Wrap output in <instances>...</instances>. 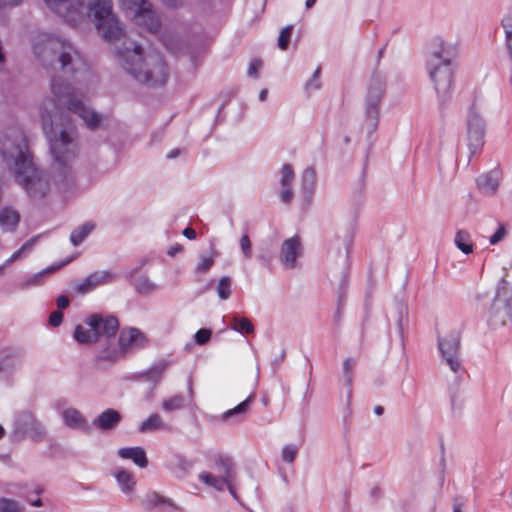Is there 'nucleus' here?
<instances>
[{"label": "nucleus", "mask_w": 512, "mask_h": 512, "mask_svg": "<svg viewBox=\"0 0 512 512\" xmlns=\"http://www.w3.org/2000/svg\"><path fill=\"white\" fill-rule=\"evenodd\" d=\"M51 91L54 98L43 100L40 118L53 158L55 178L64 183L73 177V165L78 154V135L72 119L63 109L77 114L90 129L99 125L101 116L84 104L70 83L53 79Z\"/></svg>", "instance_id": "nucleus-1"}, {"label": "nucleus", "mask_w": 512, "mask_h": 512, "mask_svg": "<svg viewBox=\"0 0 512 512\" xmlns=\"http://www.w3.org/2000/svg\"><path fill=\"white\" fill-rule=\"evenodd\" d=\"M0 171L3 175L14 173L17 183L33 198H42L50 190L48 176L34 166L20 131L0 137Z\"/></svg>", "instance_id": "nucleus-2"}, {"label": "nucleus", "mask_w": 512, "mask_h": 512, "mask_svg": "<svg viewBox=\"0 0 512 512\" xmlns=\"http://www.w3.org/2000/svg\"><path fill=\"white\" fill-rule=\"evenodd\" d=\"M48 8L71 25L86 17L92 18L102 37L108 42L119 41L124 36L121 23L113 12L111 0H44Z\"/></svg>", "instance_id": "nucleus-3"}, {"label": "nucleus", "mask_w": 512, "mask_h": 512, "mask_svg": "<svg viewBox=\"0 0 512 512\" xmlns=\"http://www.w3.org/2000/svg\"><path fill=\"white\" fill-rule=\"evenodd\" d=\"M31 43L35 58L45 69L60 71L72 78L89 70L82 54L69 41L41 33L35 35Z\"/></svg>", "instance_id": "nucleus-4"}, {"label": "nucleus", "mask_w": 512, "mask_h": 512, "mask_svg": "<svg viewBox=\"0 0 512 512\" xmlns=\"http://www.w3.org/2000/svg\"><path fill=\"white\" fill-rule=\"evenodd\" d=\"M119 65L140 83L151 86L163 85L167 80V68L158 53L143 54L142 48L132 41H125L117 47Z\"/></svg>", "instance_id": "nucleus-5"}, {"label": "nucleus", "mask_w": 512, "mask_h": 512, "mask_svg": "<svg viewBox=\"0 0 512 512\" xmlns=\"http://www.w3.org/2000/svg\"><path fill=\"white\" fill-rule=\"evenodd\" d=\"M456 56L457 47L439 37L434 38L429 44L426 65L440 97H446L451 91L454 74L452 62Z\"/></svg>", "instance_id": "nucleus-6"}, {"label": "nucleus", "mask_w": 512, "mask_h": 512, "mask_svg": "<svg viewBox=\"0 0 512 512\" xmlns=\"http://www.w3.org/2000/svg\"><path fill=\"white\" fill-rule=\"evenodd\" d=\"M488 321L494 327L507 325L512 321V288L502 279L488 311Z\"/></svg>", "instance_id": "nucleus-7"}, {"label": "nucleus", "mask_w": 512, "mask_h": 512, "mask_svg": "<svg viewBox=\"0 0 512 512\" xmlns=\"http://www.w3.org/2000/svg\"><path fill=\"white\" fill-rule=\"evenodd\" d=\"M217 475L203 471L199 474V480L206 486L212 487L218 491L228 488L230 494L237 499V487L235 484V470L229 459L220 458L215 463Z\"/></svg>", "instance_id": "nucleus-8"}, {"label": "nucleus", "mask_w": 512, "mask_h": 512, "mask_svg": "<svg viewBox=\"0 0 512 512\" xmlns=\"http://www.w3.org/2000/svg\"><path fill=\"white\" fill-rule=\"evenodd\" d=\"M146 343L145 335L137 328L123 329L118 339V345L105 347L99 353V358L115 361L122 357L132 347H143Z\"/></svg>", "instance_id": "nucleus-9"}, {"label": "nucleus", "mask_w": 512, "mask_h": 512, "mask_svg": "<svg viewBox=\"0 0 512 512\" xmlns=\"http://www.w3.org/2000/svg\"><path fill=\"white\" fill-rule=\"evenodd\" d=\"M122 7L133 14L136 25L146 28L148 31L157 32L160 21L151 4L147 0H119Z\"/></svg>", "instance_id": "nucleus-10"}, {"label": "nucleus", "mask_w": 512, "mask_h": 512, "mask_svg": "<svg viewBox=\"0 0 512 512\" xmlns=\"http://www.w3.org/2000/svg\"><path fill=\"white\" fill-rule=\"evenodd\" d=\"M438 347L445 363L453 372L461 367L460 332L453 330L438 339Z\"/></svg>", "instance_id": "nucleus-11"}, {"label": "nucleus", "mask_w": 512, "mask_h": 512, "mask_svg": "<svg viewBox=\"0 0 512 512\" xmlns=\"http://www.w3.org/2000/svg\"><path fill=\"white\" fill-rule=\"evenodd\" d=\"M385 90V81L382 75L375 74L372 76L368 95L366 100V114L371 119L372 125L376 126L378 118V105L382 99Z\"/></svg>", "instance_id": "nucleus-12"}, {"label": "nucleus", "mask_w": 512, "mask_h": 512, "mask_svg": "<svg viewBox=\"0 0 512 512\" xmlns=\"http://www.w3.org/2000/svg\"><path fill=\"white\" fill-rule=\"evenodd\" d=\"M485 127L481 115L471 110L467 119V139L471 153H475L484 144Z\"/></svg>", "instance_id": "nucleus-13"}, {"label": "nucleus", "mask_w": 512, "mask_h": 512, "mask_svg": "<svg viewBox=\"0 0 512 512\" xmlns=\"http://www.w3.org/2000/svg\"><path fill=\"white\" fill-rule=\"evenodd\" d=\"M90 317H97V325H95V333L99 341H103L106 347H111L115 341V335L119 329V322L114 316L103 317L99 314H93Z\"/></svg>", "instance_id": "nucleus-14"}, {"label": "nucleus", "mask_w": 512, "mask_h": 512, "mask_svg": "<svg viewBox=\"0 0 512 512\" xmlns=\"http://www.w3.org/2000/svg\"><path fill=\"white\" fill-rule=\"evenodd\" d=\"M302 253L303 247L299 236H293L282 243L279 260L284 268L292 269L296 267L297 258H299Z\"/></svg>", "instance_id": "nucleus-15"}, {"label": "nucleus", "mask_w": 512, "mask_h": 512, "mask_svg": "<svg viewBox=\"0 0 512 512\" xmlns=\"http://www.w3.org/2000/svg\"><path fill=\"white\" fill-rule=\"evenodd\" d=\"M114 279L111 272L96 271L77 284L76 290L80 294H86L100 285L111 283Z\"/></svg>", "instance_id": "nucleus-16"}, {"label": "nucleus", "mask_w": 512, "mask_h": 512, "mask_svg": "<svg viewBox=\"0 0 512 512\" xmlns=\"http://www.w3.org/2000/svg\"><path fill=\"white\" fill-rule=\"evenodd\" d=\"M97 317H88L85 325H77L74 330V338L80 344H92L99 341L95 333V325H97Z\"/></svg>", "instance_id": "nucleus-17"}, {"label": "nucleus", "mask_w": 512, "mask_h": 512, "mask_svg": "<svg viewBox=\"0 0 512 512\" xmlns=\"http://www.w3.org/2000/svg\"><path fill=\"white\" fill-rule=\"evenodd\" d=\"M62 418L65 425H67L71 429L81 430L85 432L89 431L90 429V426L85 417L79 410L75 408L69 407L64 409L62 412Z\"/></svg>", "instance_id": "nucleus-18"}, {"label": "nucleus", "mask_w": 512, "mask_h": 512, "mask_svg": "<svg viewBox=\"0 0 512 512\" xmlns=\"http://www.w3.org/2000/svg\"><path fill=\"white\" fill-rule=\"evenodd\" d=\"M500 173L498 171H490L477 178V186L485 195H494L500 186Z\"/></svg>", "instance_id": "nucleus-19"}, {"label": "nucleus", "mask_w": 512, "mask_h": 512, "mask_svg": "<svg viewBox=\"0 0 512 512\" xmlns=\"http://www.w3.org/2000/svg\"><path fill=\"white\" fill-rule=\"evenodd\" d=\"M0 360L3 366V371L11 372L22 364L24 360V353L21 350L14 349L0 351Z\"/></svg>", "instance_id": "nucleus-20"}, {"label": "nucleus", "mask_w": 512, "mask_h": 512, "mask_svg": "<svg viewBox=\"0 0 512 512\" xmlns=\"http://www.w3.org/2000/svg\"><path fill=\"white\" fill-rule=\"evenodd\" d=\"M121 421V415L114 409H106L94 421L93 425L101 430H111Z\"/></svg>", "instance_id": "nucleus-21"}, {"label": "nucleus", "mask_w": 512, "mask_h": 512, "mask_svg": "<svg viewBox=\"0 0 512 512\" xmlns=\"http://www.w3.org/2000/svg\"><path fill=\"white\" fill-rule=\"evenodd\" d=\"M172 427L170 424L164 421L163 417L154 413L151 414L145 421L139 426L141 433L155 432V431H171Z\"/></svg>", "instance_id": "nucleus-22"}, {"label": "nucleus", "mask_w": 512, "mask_h": 512, "mask_svg": "<svg viewBox=\"0 0 512 512\" xmlns=\"http://www.w3.org/2000/svg\"><path fill=\"white\" fill-rule=\"evenodd\" d=\"M118 455L123 459H131L137 466L145 468L148 465L146 453L141 447L121 448Z\"/></svg>", "instance_id": "nucleus-23"}, {"label": "nucleus", "mask_w": 512, "mask_h": 512, "mask_svg": "<svg viewBox=\"0 0 512 512\" xmlns=\"http://www.w3.org/2000/svg\"><path fill=\"white\" fill-rule=\"evenodd\" d=\"M20 221L19 213L10 207H5L0 211V226L3 231L11 232L16 229Z\"/></svg>", "instance_id": "nucleus-24"}, {"label": "nucleus", "mask_w": 512, "mask_h": 512, "mask_svg": "<svg viewBox=\"0 0 512 512\" xmlns=\"http://www.w3.org/2000/svg\"><path fill=\"white\" fill-rule=\"evenodd\" d=\"M115 477L121 491L129 497H132L136 486V480L133 474L122 469L116 472Z\"/></svg>", "instance_id": "nucleus-25"}, {"label": "nucleus", "mask_w": 512, "mask_h": 512, "mask_svg": "<svg viewBox=\"0 0 512 512\" xmlns=\"http://www.w3.org/2000/svg\"><path fill=\"white\" fill-rule=\"evenodd\" d=\"M454 244L461 252L466 255L473 253L474 245L472 242V237L467 230L462 229L456 232Z\"/></svg>", "instance_id": "nucleus-26"}, {"label": "nucleus", "mask_w": 512, "mask_h": 512, "mask_svg": "<svg viewBox=\"0 0 512 512\" xmlns=\"http://www.w3.org/2000/svg\"><path fill=\"white\" fill-rule=\"evenodd\" d=\"M142 505L146 509L156 508L161 505L174 507L173 502L169 498H166L156 492H149L142 500Z\"/></svg>", "instance_id": "nucleus-27"}, {"label": "nucleus", "mask_w": 512, "mask_h": 512, "mask_svg": "<svg viewBox=\"0 0 512 512\" xmlns=\"http://www.w3.org/2000/svg\"><path fill=\"white\" fill-rule=\"evenodd\" d=\"M95 224L87 222L78 228L74 229L70 235V241L74 246L81 244L85 238L94 230Z\"/></svg>", "instance_id": "nucleus-28"}, {"label": "nucleus", "mask_w": 512, "mask_h": 512, "mask_svg": "<svg viewBox=\"0 0 512 512\" xmlns=\"http://www.w3.org/2000/svg\"><path fill=\"white\" fill-rule=\"evenodd\" d=\"M218 255L219 253L214 249L211 251L209 256L201 255L200 261L195 268L196 273L200 275L207 273L214 265L215 259Z\"/></svg>", "instance_id": "nucleus-29"}, {"label": "nucleus", "mask_w": 512, "mask_h": 512, "mask_svg": "<svg viewBox=\"0 0 512 512\" xmlns=\"http://www.w3.org/2000/svg\"><path fill=\"white\" fill-rule=\"evenodd\" d=\"M231 285H232V279L229 276H223L219 279L216 291L218 294V297L221 300H227L231 296Z\"/></svg>", "instance_id": "nucleus-30"}, {"label": "nucleus", "mask_w": 512, "mask_h": 512, "mask_svg": "<svg viewBox=\"0 0 512 512\" xmlns=\"http://www.w3.org/2000/svg\"><path fill=\"white\" fill-rule=\"evenodd\" d=\"M184 407V397L182 395H174L170 398L164 399L162 402V409L165 412H173L180 410Z\"/></svg>", "instance_id": "nucleus-31"}, {"label": "nucleus", "mask_w": 512, "mask_h": 512, "mask_svg": "<svg viewBox=\"0 0 512 512\" xmlns=\"http://www.w3.org/2000/svg\"><path fill=\"white\" fill-rule=\"evenodd\" d=\"M253 399V395H250L246 400L238 404L236 407L227 410L223 413L222 419L228 420L232 416L245 414L249 410V405Z\"/></svg>", "instance_id": "nucleus-32"}, {"label": "nucleus", "mask_w": 512, "mask_h": 512, "mask_svg": "<svg viewBox=\"0 0 512 512\" xmlns=\"http://www.w3.org/2000/svg\"><path fill=\"white\" fill-rule=\"evenodd\" d=\"M134 286L141 294L151 293L156 288V285L146 276L138 277L134 282Z\"/></svg>", "instance_id": "nucleus-33"}, {"label": "nucleus", "mask_w": 512, "mask_h": 512, "mask_svg": "<svg viewBox=\"0 0 512 512\" xmlns=\"http://www.w3.org/2000/svg\"><path fill=\"white\" fill-rule=\"evenodd\" d=\"M232 329H234L237 332L252 333L254 331V326L248 318H239L237 316H234Z\"/></svg>", "instance_id": "nucleus-34"}, {"label": "nucleus", "mask_w": 512, "mask_h": 512, "mask_svg": "<svg viewBox=\"0 0 512 512\" xmlns=\"http://www.w3.org/2000/svg\"><path fill=\"white\" fill-rule=\"evenodd\" d=\"M316 181V172L313 168L308 167L302 174V187L306 191H311Z\"/></svg>", "instance_id": "nucleus-35"}, {"label": "nucleus", "mask_w": 512, "mask_h": 512, "mask_svg": "<svg viewBox=\"0 0 512 512\" xmlns=\"http://www.w3.org/2000/svg\"><path fill=\"white\" fill-rule=\"evenodd\" d=\"M294 180V171L290 164H284L281 169L280 183L282 187H291Z\"/></svg>", "instance_id": "nucleus-36"}, {"label": "nucleus", "mask_w": 512, "mask_h": 512, "mask_svg": "<svg viewBox=\"0 0 512 512\" xmlns=\"http://www.w3.org/2000/svg\"><path fill=\"white\" fill-rule=\"evenodd\" d=\"M292 29H293V26L289 25L287 27H284L280 31L277 44L281 50H286L288 48V45L291 40Z\"/></svg>", "instance_id": "nucleus-37"}, {"label": "nucleus", "mask_w": 512, "mask_h": 512, "mask_svg": "<svg viewBox=\"0 0 512 512\" xmlns=\"http://www.w3.org/2000/svg\"><path fill=\"white\" fill-rule=\"evenodd\" d=\"M0 512H21V507L16 500L0 498Z\"/></svg>", "instance_id": "nucleus-38"}, {"label": "nucleus", "mask_w": 512, "mask_h": 512, "mask_svg": "<svg viewBox=\"0 0 512 512\" xmlns=\"http://www.w3.org/2000/svg\"><path fill=\"white\" fill-rule=\"evenodd\" d=\"M297 453L298 448L295 445H286L282 449V459L285 462L292 463L294 462Z\"/></svg>", "instance_id": "nucleus-39"}, {"label": "nucleus", "mask_w": 512, "mask_h": 512, "mask_svg": "<svg viewBox=\"0 0 512 512\" xmlns=\"http://www.w3.org/2000/svg\"><path fill=\"white\" fill-rule=\"evenodd\" d=\"M240 247L245 258H250L252 255L251 241L248 235H243L240 239Z\"/></svg>", "instance_id": "nucleus-40"}, {"label": "nucleus", "mask_w": 512, "mask_h": 512, "mask_svg": "<svg viewBox=\"0 0 512 512\" xmlns=\"http://www.w3.org/2000/svg\"><path fill=\"white\" fill-rule=\"evenodd\" d=\"M211 331L209 329H200L196 332L194 338L197 344L204 345L211 338Z\"/></svg>", "instance_id": "nucleus-41"}, {"label": "nucleus", "mask_w": 512, "mask_h": 512, "mask_svg": "<svg viewBox=\"0 0 512 512\" xmlns=\"http://www.w3.org/2000/svg\"><path fill=\"white\" fill-rule=\"evenodd\" d=\"M506 236V229L503 225H500L497 231L490 237L489 242L491 245H496L502 241Z\"/></svg>", "instance_id": "nucleus-42"}, {"label": "nucleus", "mask_w": 512, "mask_h": 512, "mask_svg": "<svg viewBox=\"0 0 512 512\" xmlns=\"http://www.w3.org/2000/svg\"><path fill=\"white\" fill-rule=\"evenodd\" d=\"M354 367V363L351 359H345L343 362V370L345 374V380L348 384L352 381V370Z\"/></svg>", "instance_id": "nucleus-43"}, {"label": "nucleus", "mask_w": 512, "mask_h": 512, "mask_svg": "<svg viewBox=\"0 0 512 512\" xmlns=\"http://www.w3.org/2000/svg\"><path fill=\"white\" fill-rule=\"evenodd\" d=\"M262 67V61L260 59H254L251 61L249 68H248V75L250 77H257L258 71Z\"/></svg>", "instance_id": "nucleus-44"}, {"label": "nucleus", "mask_w": 512, "mask_h": 512, "mask_svg": "<svg viewBox=\"0 0 512 512\" xmlns=\"http://www.w3.org/2000/svg\"><path fill=\"white\" fill-rule=\"evenodd\" d=\"M41 278H42V273L35 274L32 277L25 280L24 282H22L20 284V287L22 289H24V288H27L30 286L38 285L40 283Z\"/></svg>", "instance_id": "nucleus-45"}, {"label": "nucleus", "mask_w": 512, "mask_h": 512, "mask_svg": "<svg viewBox=\"0 0 512 512\" xmlns=\"http://www.w3.org/2000/svg\"><path fill=\"white\" fill-rule=\"evenodd\" d=\"M62 320H63V313L59 310L52 312L49 317V323L53 327L59 326L62 323Z\"/></svg>", "instance_id": "nucleus-46"}, {"label": "nucleus", "mask_w": 512, "mask_h": 512, "mask_svg": "<svg viewBox=\"0 0 512 512\" xmlns=\"http://www.w3.org/2000/svg\"><path fill=\"white\" fill-rule=\"evenodd\" d=\"M293 198V192L291 190V187H283V190L281 192V200L288 204L292 201Z\"/></svg>", "instance_id": "nucleus-47"}, {"label": "nucleus", "mask_w": 512, "mask_h": 512, "mask_svg": "<svg viewBox=\"0 0 512 512\" xmlns=\"http://www.w3.org/2000/svg\"><path fill=\"white\" fill-rule=\"evenodd\" d=\"M56 303H57V307H58V309L60 311L62 309L67 308L69 306L70 301H69V298L67 296L61 295V296H59L57 298Z\"/></svg>", "instance_id": "nucleus-48"}, {"label": "nucleus", "mask_w": 512, "mask_h": 512, "mask_svg": "<svg viewBox=\"0 0 512 512\" xmlns=\"http://www.w3.org/2000/svg\"><path fill=\"white\" fill-rule=\"evenodd\" d=\"M320 88L319 79H314L313 77L306 83L307 91H314Z\"/></svg>", "instance_id": "nucleus-49"}, {"label": "nucleus", "mask_w": 512, "mask_h": 512, "mask_svg": "<svg viewBox=\"0 0 512 512\" xmlns=\"http://www.w3.org/2000/svg\"><path fill=\"white\" fill-rule=\"evenodd\" d=\"M38 240V236L36 237H32L31 239H29L28 241H26L21 247L20 249L22 250V252H26L30 249H32V247L35 245V243L37 242Z\"/></svg>", "instance_id": "nucleus-50"}, {"label": "nucleus", "mask_w": 512, "mask_h": 512, "mask_svg": "<svg viewBox=\"0 0 512 512\" xmlns=\"http://www.w3.org/2000/svg\"><path fill=\"white\" fill-rule=\"evenodd\" d=\"M23 254L22 250L19 248L17 251H15L3 264L4 266H8L12 264L14 261H16L21 255Z\"/></svg>", "instance_id": "nucleus-51"}, {"label": "nucleus", "mask_w": 512, "mask_h": 512, "mask_svg": "<svg viewBox=\"0 0 512 512\" xmlns=\"http://www.w3.org/2000/svg\"><path fill=\"white\" fill-rule=\"evenodd\" d=\"M183 235L188 239L193 240L196 238V231L193 228L187 227L184 229Z\"/></svg>", "instance_id": "nucleus-52"}, {"label": "nucleus", "mask_w": 512, "mask_h": 512, "mask_svg": "<svg viewBox=\"0 0 512 512\" xmlns=\"http://www.w3.org/2000/svg\"><path fill=\"white\" fill-rule=\"evenodd\" d=\"M163 2L169 7H175L178 4L177 0H163Z\"/></svg>", "instance_id": "nucleus-53"}, {"label": "nucleus", "mask_w": 512, "mask_h": 512, "mask_svg": "<svg viewBox=\"0 0 512 512\" xmlns=\"http://www.w3.org/2000/svg\"><path fill=\"white\" fill-rule=\"evenodd\" d=\"M267 94H268V90H267V89H262V90L260 91V94H259V98H260V100H261V101L266 100V98H267Z\"/></svg>", "instance_id": "nucleus-54"}, {"label": "nucleus", "mask_w": 512, "mask_h": 512, "mask_svg": "<svg viewBox=\"0 0 512 512\" xmlns=\"http://www.w3.org/2000/svg\"><path fill=\"white\" fill-rule=\"evenodd\" d=\"M374 412L376 415L380 416L383 414L384 412V409L382 406H376L375 409H374Z\"/></svg>", "instance_id": "nucleus-55"}, {"label": "nucleus", "mask_w": 512, "mask_h": 512, "mask_svg": "<svg viewBox=\"0 0 512 512\" xmlns=\"http://www.w3.org/2000/svg\"><path fill=\"white\" fill-rule=\"evenodd\" d=\"M32 506H35V507H40L42 506V500L40 498L34 500V501H31L30 502Z\"/></svg>", "instance_id": "nucleus-56"}, {"label": "nucleus", "mask_w": 512, "mask_h": 512, "mask_svg": "<svg viewBox=\"0 0 512 512\" xmlns=\"http://www.w3.org/2000/svg\"><path fill=\"white\" fill-rule=\"evenodd\" d=\"M316 0H306V7L309 9L315 4Z\"/></svg>", "instance_id": "nucleus-57"}, {"label": "nucleus", "mask_w": 512, "mask_h": 512, "mask_svg": "<svg viewBox=\"0 0 512 512\" xmlns=\"http://www.w3.org/2000/svg\"><path fill=\"white\" fill-rule=\"evenodd\" d=\"M320 71H321V69H320V67H318V68L315 70V72L313 73V76H312V77H313L314 79H316V78H317V79H319Z\"/></svg>", "instance_id": "nucleus-58"}, {"label": "nucleus", "mask_w": 512, "mask_h": 512, "mask_svg": "<svg viewBox=\"0 0 512 512\" xmlns=\"http://www.w3.org/2000/svg\"><path fill=\"white\" fill-rule=\"evenodd\" d=\"M179 151L178 150H173L171 151L169 154H168V157L169 158H174L178 155Z\"/></svg>", "instance_id": "nucleus-59"}, {"label": "nucleus", "mask_w": 512, "mask_h": 512, "mask_svg": "<svg viewBox=\"0 0 512 512\" xmlns=\"http://www.w3.org/2000/svg\"><path fill=\"white\" fill-rule=\"evenodd\" d=\"M4 428L0 425V439L4 436Z\"/></svg>", "instance_id": "nucleus-60"}, {"label": "nucleus", "mask_w": 512, "mask_h": 512, "mask_svg": "<svg viewBox=\"0 0 512 512\" xmlns=\"http://www.w3.org/2000/svg\"><path fill=\"white\" fill-rule=\"evenodd\" d=\"M4 267H5L4 265H1V266H0V274H3V273H4Z\"/></svg>", "instance_id": "nucleus-61"}, {"label": "nucleus", "mask_w": 512, "mask_h": 512, "mask_svg": "<svg viewBox=\"0 0 512 512\" xmlns=\"http://www.w3.org/2000/svg\"><path fill=\"white\" fill-rule=\"evenodd\" d=\"M4 7H5V6H4V3H2V1H0V10H1L2 8H4Z\"/></svg>", "instance_id": "nucleus-62"}]
</instances>
